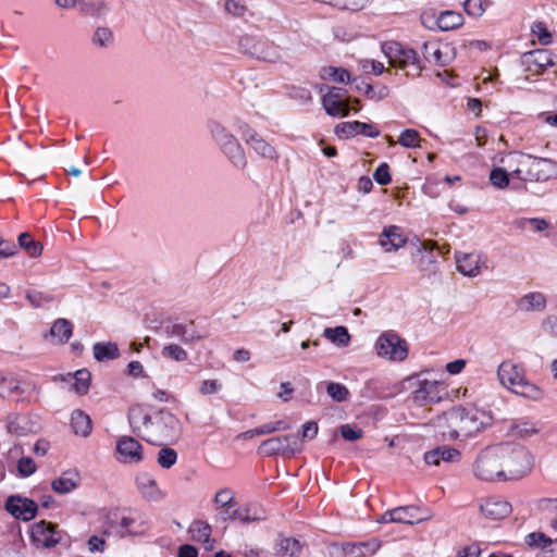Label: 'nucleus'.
Here are the masks:
<instances>
[{
	"mask_svg": "<svg viewBox=\"0 0 557 557\" xmlns=\"http://www.w3.org/2000/svg\"><path fill=\"white\" fill-rule=\"evenodd\" d=\"M492 416L475 407H458L447 413L450 438L470 437L492 424Z\"/></svg>",
	"mask_w": 557,
	"mask_h": 557,
	"instance_id": "f03ea898",
	"label": "nucleus"
},
{
	"mask_svg": "<svg viewBox=\"0 0 557 557\" xmlns=\"http://www.w3.org/2000/svg\"><path fill=\"white\" fill-rule=\"evenodd\" d=\"M398 143L406 148H417L420 146L419 133L416 129L407 128L400 133Z\"/></svg>",
	"mask_w": 557,
	"mask_h": 557,
	"instance_id": "13d9d810",
	"label": "nucleus"
},
{
	"mask_svg": "<svg viewBox=\"0 0 557 557\" xmlns=\"http://www.w3.org/2000/svg\"><path fill=\"white\" fill-rule=\"evenodd\" d=\"M136 486L141 497L148 502H160L165 497L156 479L148 472H140L136 476Z\"/></svg>",
	"mask_w": 557,
	"mask_h": 557,
	"instance_id": "a211bd4d",
	"label": "nucleus"
},
{
	"mask_svg": "<svg viewBox=\"0 0 557 557\" xmlns=\"http://www.w3.org/2000/svg\"><path fill=\"white\" fill-rule=\"evenodd\" d=\"M236 131L240 134L245 143L259 156L265 159H276L275 148L265 141L253 128L246 122L237 120L235 123Z\"/></svg>",
	"mask_w": 557,
	"mask_h": 557,
	"instance_id": "1a4fd4ad",
	"label": "nucleus"
},
{
	"mask_svg": "<svg viewBox=\"0 0 557 557\" xmlns=\"http://www.w3.org/2000/svg\"><path fill=\"white\" fill-rule=\"evenodd\" d=\"M343 89L331 88L326 95L323 96L322 104L326 113L331 116H346L349 108L343 101Z\"/></svg>",
	"mask_w": 557,
	"mask_h": 557,
	"instance_id": "412c9836",
	"label": "nucleus"
},
{
	"mask_svg": "<svg viewBox=\"0 0 557 557\" xmlns=\"http://www.w3.org/2000/svg\"><path fill=\"white\" fill-rule=\"evenodd\" d=\"M513 393L534 401H539L544 397V391L527 379H524L518 387H515Z\"/></svg>",
	"mask_w": 557,
	"mask_h": 557,
	"instance_id": "a19ab883",
	"label": "nucleus"
},
{
	"mask_svg": "<svg viewBox=\"0 0 557 557\" xmlns=\"http://www.w3.org/2000/svg\"><path fill=\"white\" fill-rule=\"evenodd\" d=\"M509 430L512 435L520 437L530 436L537 432L535 425L532 422L524 419L512 422Z\"/></svg>",
	"mask_w": 557,
	"mask_h": 557,
	"instance_id": "de8ad7c7",
	"label": "nucleus"
},
{
	"mask_svg": "<svg viewBox=\"0 0 557 557\" xmlns=\"http://www.w3.org/2000/svg\"><path fill=\"white\" fill-rule=\"evenodd\" d=\"M434 244L425 242L421 244L418 251L423 253L419 263V269L423 272H435L436 270V256L432 252Z\"/></svg>",
	"mask_w": 557,
	"mask_h": 557,
	"instance_id": "c9c22d12",
	"label": "nucleus"
},
{
	"mask_svg": "<svg viewBox=\"0 0 557 557\" xmlns=\"http://www.w3.org/2000/svg\"><path fill=\"white\" fill-rule=\"evenodd\" d=\"M497 375L500 383L512 393L515 387L525 379L523 369L510 361H504L499 364Z\"/></svg>",
	"mask_w": 557,
	"mask_h": 557,
	"instance_id": "aec40b11",
	"label": "nucleus"
},
{
	"mask_svg": "<svg viewBox=\"0 0 557 557\" xmlns=\"http://www.w3.org/2000/svg\"><path fill=\"white\" fill-rule=\"evenodd\" d=\"M380 547V541L372 539L368 542H361L358 544L347 543L344 545L343 550L348 557H371L379 550Z\"/></svg>",
	"mask_w": 557,
	"mask_h": 557,
	"instance_id": "a878e982",
	"label": "nucleus"
},
{
	"mask_svg": "<svg viewBox=\"0 0 557 557\" xmlns=\"http://www.w3.org/2000/svg\"><path fill=\"white\" fill-rule=\"evenodd\" d=\"M249 53L256 57L257 59L272 63L276 62L280 59V55L276 52V50L265 41H257L253 45L252 50L249 51Z\"/></svg>",
	"mask_w": 557,
	"mask_h": 557,
	"instance_id": "4c0bfd02",
	"label": "nucleus"
},
{
	"mask_svg": "<svg viewBox=\"0 0 557 557\" xmlns=\"http://www.w3.org/2000/svg\"><path fill=\"white\" fill-rule=\"evenodd\" d=\"M490 4L488 0H466L463 9L466 13L473 17H480Z\"/></svg>",
	"mask_w": 557,
	"mask_h": 557,
	"instance_id": "5fc2aeb1",
	"label": "nucleus"
},
{
	"mask_svg": "<svg viewBox=\"0 0 557 557\" xmlns=\"http://www.w3.org/2000/svg\"><path fill=\"white\" fill-rule=\"evenodd\" d=\"M191 539L205 545L206 549L213 548V541L211 540V525L203 520H196L189 527Z\"/></svg>",
	"mask_w": 557,
	"mask_h": 557,
	"instance_id": "c756f323",
	"label": "nucleus"
},
{
	"mask_svg": "<svg viewBox=\"0 0 557 557\" xmlns=\"http://www.w3.org/2000/svg\"><path fill=\"white\" fill-rule=\"evenodd\" d=\"M389 516L395 523L417 524L429 520L432 515L429 510H423L418 506H400L391 509Z\"/></svg>",
	"mask_w": 557,
	"mask_h": 557,
	"instance_id": "2eb2a0df",
	"label": "nucleus"
},
{
	"mask_svg": "<svg viewBox=\"0 0 557 557\" xmlns=\"http://www.w3.org/2000/svg\"><path fill=\"white\" fill-rule=\"evenodd\" d=\"M532 34L537 38L539 42L543 46H547L552 44L553 36L550 32L547 29L545 23L535 22L531 26Z\"/></svg>",
	"mask_w": 557,
	"mask_h": 557,
	"instance_id": "4d7b16f0",
	"label": "nucleus"
},
{
	"mask_svg": "<svg viewBox=\"0 0 557 557\" xmlns=\"http://www.w3.org/2000/svg\"><path fill=\"white\" fill-rule=\"evenodd\" d=\"M480 509L484 517L494 520H499L509 516V513L512 510V507L503 497L491 496L482 502Z\"/></svg>",
	"mask_w": 557,
	"mask_h": 557,
	"instance_id": "6ab92c4d",
	"label": "nucleus"
},
{
	"mask_svg": "<svg viewBox=\"0 0 557 557\" xmlns=\"http://www.w3.org/2000/svg\"><path fill=\"white\" fill-rule=\"evenodd\" d=\"M219 148L236 169L244 170L246 168L247 159L245 151L235 136Z\"/></svg>",
	"mask_w": 557,
	"mask_h": 557,
	"instance_id": "5701e85b",
	"label": "nucleus"
},
{
	"mask_svg": "<svg viewBox=\"0 0 557 557\" xmlns=\"http://www.w3.org/2000/svg\"><path fill=\"white\" fill-rule=\"evenodd\" d=\"M5 429L9 434L15 436H25L32 431L29 419L23 414H9L5 420Z\"/></svg>",
	"mask_w": 557,
	"mask_h": 557,
	"instance_id": "7c9ffc66",
	"label": "nucleus"
},
{
	"mask_svg": "<svg viewBox=\"0 0 557 557\" xmlns=\"http://www.w3.org/2000/svg\"><path fill=\"white\" fill-rule=\"evenodd\" d=\"M516 225L522 230L532 228L535 232H543L548 227V222L539 218H522L516 221Z\"/></svg>",
	"mask_w": 557,
	"mask_h": 557,
	"instance_id": "6e6d98bb",
	"label": "nucleus"
},
{
	"mask_svg": "<svg viewBox=\"0 0 557 557\" xmlns=\"http://www.w3.org/2000/svg\"><path fill=\"white\" fill-rule=\"evenodd\" d=\"M481 256L478 253H461L456 256L457 270L465 276L474 277L481 272Z\"/></svg>",
	"mask_w": 557,
	"mask_h": 557,
	"instance_id": "393cba45",
	"label": "nucleus"
},
{
	"mask_svg": "<svg viewBox=\"0 0 557 557\" xmlns=\"http://www.w3.org/2000/svg\"><path fill=\"white\" fill-rule=\"evenodd\" d=\"M509 176H512L511 172L508 173L502 168H495L490 173V182L494 187L504 189L509 185Z\"/></svg>",
	"mask_w": 557,
	"mask_h": 557,
	"instance_id": "603ef678",
	"label": "nucleus"
},
{
	"mask_svg": "<svg viewBox=\"0 0 557 557\" xmlns=\"http://www.w3.org/2000/svg\"><path fill=\"white\" fill-rule=\"evenodd\" d=\"M517 307L519 310L524 312L534 310L542 311L546 307V298L542 293L539 292L529 293L518 300Z\"/></svg>",
	"mask_w": 557,
	"mask_h": 557,
	"instance_id": "2f4dec72",
	"label": "nucleus"
},
{
	"mask_svg": "<svg viewBox=\"0 0 557 557\" xmlns=\"http://www.w3.org/2000/svg\"><path fill=\"white\" fill-rule=\"evenodd\" d=\"M524 541L528 546L546 547L547 545L553 543V541L549 537H547L544 533H541V532L529 533L524 537Z\"/></svg>",
	"mask_w": 557,
	"mask_h": 557,
	"instance_id": "69168bd1",
	"label": "nucleus"
},
{
	"mask_svg": "<svg viewBox=\"0 0 557 557\" xmlns=\"http://www.w3.org/2000/svg\"><path fill=\"white\" fill-rule=\"evenodd\" d=\"M379 243L386 252H391L404 247L407 238L399 226L389 225L384 227Z\"/></svg>",
	"mask_w": 557,
	"mask_h": 557,
	"instance_id": "4be33fe9",
	"label": "nucleus"
},
{
	"mask_svg": "<svg viewBox=\"0 0 557 557\" xmlns=\"http://www.w3.org/2000/svg\"><path fill=\"white\" fill-rule=\"evenodd\" d=\"M161 355L165 359L177 362H184L188 359V352L176 344L165 345L161 350Z\"/></svg>",
	"mask_w": 557,
	"mask_h": 557,
	"instance_id": "a18cd8bd",
	"label": "nucleus"
},
{
	"mask_svg": "<svg viewBox=\"0 0 557 557\" xmlns=\"http://www.w3.org/2000/svg\"><path fill=\"white\" fill-rule=\"evenodd\" d=\"M503 450L488 447L481 451L473 465V474L482 481H504L502 467Z\"/></svg>",
	"mask_w": 557,
	"mask_h": 557,
	"instance_id": "423d86ee",
	"label": "nucleus"
},
{
	"mask_svg": "<svg viewBox=\"0 0 557 557\" xmlns=\"http://www.w3.org/2000/svg\"><path fill=\"white\" fill-rule=\"evenodd\" d=\"M300 550L299 541L293 537H278L274 546V554L278 557H298Z\"/></svg>",
	"mask_w": 557,
	"mask_h": 557,
	"instance_id": "473e14b6",
	"label": "nucleus"
},
{
	"mask_svg": "<svg viewBox=\"0 0 557 557\" xmlns=\"http://www.w3.org/2000/svg\"><path fill=\"white\" fill-rule=\"evenodd\" d=\"M119 460L124 463H138L143 460V446L131 436H122L116 442Z\"/></svg>",
	"mask_w": 557,
	"mask_h": 557,
	"instance_id": "dca6fc26",
	"label": "nucleus"
},
{
	"mask_svg": "<svg viewBox=\"0 0 557 557\" xmlns=\"http://www.w3.org/2000/svg\"><path fill=\"white\" fill-rule=\"evenodd\" d=\"M509 157L517 165L511 170L512 177L522 182H546L557 176V163L552 159L523 153H512Z\"/></svg>",
	"mask_w": 557,
	"mask_h": 557,
	"instance_id": "7ed1b4c3",
	"label": "nucleus"
},
{
	"mask_svg": "<svg viewBox=\"0 0 557 557\" xmlns=\"http://www.w3.org/2000/svg\"><path fill=\"white\" fill-rule=\"evenodd\" d=\"M73 333V324L63 318L54 321L50 329V335L55 337L61 343H65L70 339Z\"/></svg>",
	"mask_w": 557,
	"mask_h": 557,
	"instance_id": "37998d69",
	"label": "nucleus"
},
{
	"mask_svg": "<svg viewBox=\"0 0 557 557\" xmlns=\"http://www.w3.org/2000/svg\"><path fill=\"white\" fill-rule=\"evenodd\" d=\"M224 7L227 13L236 17L244 16L247 11L246 5L243 4L239 0H226Z\"/></svg>",
	"mask_w": 557,
	"mask_h": 557,
	"instance_id": "774afa93",
	"label": "nucleus"
},
{
	"mask_svg": "<svg viewBox=\"0 0 557 557\" xmlns=\"http://www.w3.org/2000/svg\"><path fill=\"white\" fill-rule=\"evenodd\" d=\"M25 297L34 308H41L54 300V296L51 293L38 289H27Z\"/></svg>",
	"mask_w": 557,
	"mask_h": 557,
	"instance_id": "c03bdc74",
	"label": "nucleus"
},
{
	"mask_svg": "<svg viewBox=\"0 0 557 557\" xmlns=\"http://www.w3.org/2000/svg\"><path fill=\"white\" fill-rule=\"evenodd\" d=\"M524 62L529 65L530 70L531 65H534V71L537 73L544 71L548 66L554 65L552 53L546 49H537L528 52L527 54H524Z\"/></svg>",
	"mask_w": 557,
	"mask_h": 557,
	"instance_id": "c85d7f7f",
	"label": "nucleus"
},
{
	"mask_svg": "<svg viewBox=\"0 0 557 557\" xmlns=\"http://www.w3.org/2000/svg\"><path fill=\"white\" fill-rule=\"evenodd\" d=\"M423 49L424 58L429 62H434L435 64L444 65V62L442 60V51L435 44L424 42Z\"/></svg>",
	"mask_w": 557,
	"mask_h": 557,
	"instance_id": "680f3d73",
	"label": "nucleus"
},
{
	"mask_svg": "<svg viewBox=\"0 0 557 557\" xmlns=\"http://www.w3.org/2000/svg\"><path fill=\"white\" fill-rule=\"evenodd\" d=\"M290 429V424L285 420H277L275 422H269L258 426L257 433L262 435L271 434L277 431H286Z\"/></svg>",
	"mask_w": 557,
	"mask_h": 557,
	"instance_id": "052dcab7",
	"label": "nucleus"
},
{
	"mask_svg": "<svg viewBox=\"0 0 557 557\" xmlns=\"http://www.w3.org/2000/svg\"><path fill=\"white\" fill-rule=\"evenodd\" d=\"M326 393L333 400L337 403H343L349 397L348 388L345 385L335 382H330L327 384Z\"/></svg>",
	"mask_w": 557,
	"mask_h": 557,
	"instance_id": "864d4df0",
	"label": "nucleus"
},
{
	"mask_svg": "<svg viewBox=\"0 0 557 557\" xmlns=\"http://www.w3.org/2000/svg\"><path fill=\"white\" fill-rule=\"evenodd\" d=\"M157 461L159 466L163 469H170L172 468L176 461H177V453L175 449L171 447H162L158 451V458Z\"/></svg>",
	"mask_w": 557,
	"mask_h": 557,
	"instance_id": "09e8293b",
	"label": "nucleus"
},
{
	"mask_svg": "<svg viewBox=\"0 0 557 557\" xmlns=\"http://www.w3.org/2000/svg\"><path fill=\"white\" fill-rule=\"evenodd\" d=\"M71 428L75 435L87 437L92 431L91 418L81 409H75L71 413Z\"/></svg>",
	"mask_w": 557,
	"mask_h": 557,
	"instance_id": "cd10ccee",
	"label": "nucleus"
},
{
	"mask_svg": "<svg viewBox=\"0 0 557 557\" xmlns=\"http://www.w3.org/2000/svg\"><path fill=\"white\" fill-rule=\"evenodd\" d=\"M503 450L502 467L504 472V481L519 480L527 475L533 467V457L530 451L517 446L508 451V447H499Z\"/></svg>",
	"mask_w": 557,
	"mask_h": 557,
	"instance_id": "39448f33",
	"label": "nucleus"
},
{
	"mask_svg": "<svg viewBox=\"0 0 557 557\" xmlns=\"http://www.w3.org/2000/svg\"><path fill=\"white\" fill-rule=\"evenodd\" d=\"M335 134L338 137H352L356 135H363L369 138H375L380 135V131L373 124L359 121H351L343 122L336 125Z\"/></svg>",
	"mask_w": 557,
	"mask_h": 557,
	"instance_id": "f3484780",
	"label": "nucleus"
},
{
	"mask_svg": "<svg viewBox=\"0 0 557 557\" xmlns=\"http://www.w3.org/2000/svg\"><path fill=\"white\" fill-rule=\"evenodd\" d=\"M323 336L339 347H346L350 342V335L345 326L326 327Z\"/></svg>",
	"mask_w": 557,
	"mask_h": 557,
	"instance_id": "79ce46f5",
	"label": "nucleus"
},
{
	"mask_svg": "<svg viewBox=\"0 0 557 557\" xmlns=\"http://www.w3.org/2000/svg\"><path fill=\"white\" fill-rule=\"evenodd\" d=\"M437 26L442 30H451L463 24V16L455 11L441 12L436 20Z\"/></svg>",
	"mask_w": 557,
	"mask_h": 557,
	"instance_id": "e433bc0d",
	"label": "nucleus"
},
{
	"mask_svg": "<svg viewBox=\"0 0 557 557\" xmlns=\"http://www.w3.org/2000/svg\"><path fill=\"white\" fill-rule=\"evenodd\" d=\"M114 41L113 33L108 27H98L92 36V42L101 48H108L112 46Z\"/></svg>",
	"mask_w": 557,
	"mask_h": 557,
	"instance_id": "8fccbe9b",
	"label": "nucleus"
},
{
	"mask_svg": "<svg viewBox=\"0 0 557 557\" xmlns=\"http://www.w3.org/2000/svg\"><path fill=\"white\" fill-rule=\"evenodd\" d=\"M214 503L220 507H234V493L230 488H222L216 492Z\"/></svg>",
	"mask_w": 557,
	"mask_h": 557,
	"instance_id": "e2e57ef3",
	"label": "nucleus"
},
{
	"mask_svg": "<svg viewBox=\"0 0 557 557\" xmlns=\"http://www.w3.org/2000/svg\"><path fill=\"white\" fill-rule=\"evenodd\" d=\"M258 451L268 457L276 455L295 456L302 451V444L299 436L294 434L275 436L263 441Z\"/></svg>",
	"mask_w": 557,
	"mask_h": 557,
	"instance_id": "6e6552de",
	"label": "nucleus"
},
{
	"mask_svg": "<svg viewBox=\"0 0 557 557\" xmlns=\"http://www.w3.org/2000/svg\"><path fill=\"white\" fill-rule=\"evenodd\" d=\"M386 54L394 66H399L400 69L412 66L417 71V75L423 70L422 61L417 51L398 42H392Z\"/></svg>",
	"mask_w": 557,
	"mask_h": 557,
	"instance_id": "9d476101",
	"label": "nucleus"
},
{
	"mask_svg": "<svg viewBox=\"0 0 557 557\" xmlns=\"http://www.w3.org/2000/svg\"><path fill=\"white\" fill-rule=\"evenodd\" d=\"M92 350L94 357L98 361L112 360L119 357V347L115 343H96Z\"/></svg>",
	"mask_w": 557,
	"mask_h": 557,
	"instance_id": "58836bf2",
	"label": "nucleus"
},
{
	"mask_svg": "<svg viewBox=\"0 0 557 557\" xmlns=\"http://www.w3.org/2000/svg\"><path fill=\"white\" fill-rule=\"evenodd\" d=\"M30 539L37 547H54L61 541V533L57 525L41 520L32 527Z\"/></svg>",
	"mask_w": 557,
	"mask_h": 557,
	"instance_id": "9b49d317",
	"label": "nucleus"
},
{
	"mask_svg": "<svg viewBox=\"0 0 557 557\" xmlns=\"http://www.w3.org/2000/svg\"><path fill=\"white\" fill-rule=\"evenodd\" d=\"M75 383L73 388L76 393L84 395L88 392L90 386V372L86 369H82L75 372Z\"/></svg>",
	"mask_w": 557,
	"mask_h": 557,
	"instance_id": "3c124183",
	"label": "nucleus"
},
{
	"mask_svg": "<svg viewBox=\"0 0 557 557\" xmlns=\"http://www.w3.org/2000/svg\"><path fill=\"white\" fill-rule=\"evenodd\" d=\"M324 75L329 76L332 81L345 84L350 81V74L343 67L329 66L323 69Z\"/></svg>",
	"mask_w": 557,
	"mask_h": 557,
	"instance_id": "bf43d9fd",
	"label": "nucleus"
},
{
	"mask_svg": "<svg viewBox=\"0 0 557 557\" xmlns=\"http://www.w3.org/2000/svg\"><path fill=\"white\" fill-rule=\"evenodd\" d=\"M352 86L359 92H362L368 99L373 101H380L388 97L389 89L385 85H380L377 87H373L370 83H368L362 77H355L351 81Z\"/></svg>",
	"mask_w": 557,
	"mask_h": 557,
	"instance_id": "b1692460",
	"label": "nucleus"
},
{
	"mask_svg": "<svg viewBox=\"0 0 557 557\" xmlns=\"http://www.w3.org/2000/svg\"><path fill=\"white\" fill-rule=\"evenodd\" d=\"M18 246L25 249L30 257H37L41 253L42 246L33 239L30 234L22 233L18 235Z\"/></svg>",
	"mask_w": 557,
	"mask_h": 557,
	"instance_id": "49530a36",
	"label": "nucleus"
},
{
	"mask_svg": "<svg viewBox=\"0 0 557 557\" xmlns=\"http://www.w3.org/2000/svg\"><path fill=\"white\" fill-rule=\"evenodd\" d=\"M373 178L380 185H387L391 183L392 177L389 174V166L387 163H381L373 173Z\"/></svg>",
	"mask_w": 557,
	"mask_h": 557,
	"instance_id": "338daca9",
	"label": "nucleus"
},
{
	"mask_svg": "<svg viewBox=\"0 0 557 557\" xmlns=\"http://www.w3.org/2000/svg\"><path fill=\"white\" fill-rule=\"evenodd\" d=\"M376 355L389 361L400 362L408 356V344L395 332L382 333L374 345Z\"/></svg>",
	"mask_w": 557,
	"mask_h": 557,
	"instance_id": "0eeeda50",
	"label": "nucleus"
},
{
	"mask_svg": "<svg viewBox=\"0 0 557 557\" xmlns=\"http://www.w3.org/2000/svg\"><path fill=\"white\" fill-rule=\"evenodd\" d=\"M79 474L77 472H64L61 476L53 480L51 487L55 493L67 494L78 486Z\"/></svg>",
	"mask_w": 557,
	"mask_h": 557,
	"instance_id": "72a5a7b5",
	"label": "nucleus"
},
{
	"mask_svg": "<svg viewBox=\"0 0 557 557\" xmlns=\"http://www.w3.org/2000/svg\"><path fill=\"white\" fill-rule=\"evenodd\" d=\"M128 421L133 432L151 444L169 437L171 430L177 423L175 416L166 410H160L152 419L141 408H132L128 412Z\"/></svg>",
	"mask_w": 557,
	"mask_h": 557,
	"instance_id": "f257e3e1",
	"label": "nucleus"
},
{
	"mask_svg": "<svg viewBox=\"0 0 557 557\" xmlns=\"http://www.w3.org/2000/svg\"><path fill=\"white\" fill-rule=\"evenodd\" d=\"M36 469V463L30 457H22L17 462V471L22 478L34 474Z\"/></svg>",
	"mask_w": 557,
	"mask_h": 557,
	"instance_id": "0e129e2a",
	"label": "nucleus"
},
{
	"mask_svg": "<svg viewBox=\"0 0 557 557\" xmlns=\"http://www.w3.org/2000/svg\"><path fill=\"white\" fill-rule=\"evenodd\" d=\"M460 457V453L448 446H440L424 454V460L428 465L438 466L440 461L454 462Z\"/></svg>",
	"mask_w": 557,
	"mask_h": 557,
	"instance_id": "bb28decb",
	"label": "nucleus"
},
{
	"mask_svg": "<svg viewBox=\"0 0 557 557\" xmlns=\"http://www.w3.org/2000/svg\"><path fill=\"white\" fill-rule=\"evenodd\" d=\"M234 520H238L242 523H250L264 519L263 511L256 505H247L242 508H236L232 511Z\"/></svg>",
	"mask_w": 557,
	"mask_h": 557,
	"instance_id": "f704fd0d",
	"label": "nucleus"
},
{
	"mask_svg": "<svg viewBox=\"0 0 557 557\" xmlns=\"http://www.w3.org/2000/svg\"><path fill=\"white\" fill-rule=\"evenodd\" d=\"M446 395L443 383L438 381H419V386L412 392V399L419 406L438 403Z\"/></svg>",
	"mask_w": 557,
	"mask_h": 557,
	"instance_id": "ddd939ff",
	"label": "nucleus"
},
{
	"mask_svg": "<svg viewBox=\"0 0 557 557\" xmlns=\"http://www.w3.org/2000/svg\"><path fill=\"white\" fill-rule=\"evenodd\" d=\"M4 507L5 510L15 519H21L23 521H30L36 517L38 511L36 502L20 495L9 496L5 500Z\"/></svg>",
	"mask_w": 557,
	"mask_h": 557,
	"instance_id": "f8f14e48",
	"label": "nucleus"
},
{
	"mask_svg": "<svg viewBox=\"0 0 557 557\" xmlns=\"http://www.w3.org/2000/svg\"><path fill=\"white\" fill-rule=\"evenodd\" d=\"M149 524L145 516L137 511H111L107 515L103 534L107 536L126 537L145 534Z\"/></svg>",
	"mask_w": 557,
	"mask_h": 557,
	"instance_id": "20e7f679",
	"label": "nucleus"
},
{
	"mask_svg": "<svg viewBox=\"0 0 557 557\" xmlns=\"http://www.w3.org/2000/svg\"><path fill=\"white\" fill-rule=\"evenodd\" d=\"M207 127L211 138L219 147L234 137V135L218 121L210 120L207 123Z\"/></svg>",
	"mask_w": 557,
	"mask_h": 557,
	"instance_id": "ea45409f",
	"label": "nucleus"
},
{
	"mask_svg": "<svg viewBox=\"0 0 557 557\" xmlns=\"http://www.w3.org/2000/svg\"><path fill=\"white\" fill-rule=\"evenodd\" d=\"M164 333L170 338H177L184 344H190L207 337L199 331L194 321L186 323H171L164 326Z\"/></svg>",
	"mask_w": 557,
	"mask_h": 557,
	"instance_id": "4468645a",
	"label": "nucleus"
}]
</instances>
